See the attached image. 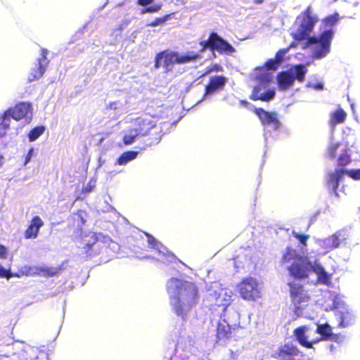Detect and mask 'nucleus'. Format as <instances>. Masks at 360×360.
<instances>
[{
    "instance_id": "1",
    "label": "nucleus",
    "mask_w": 360,
    "mask_h": 360,
    "mask_svg": "<svg viewBox=\"0 0 360 360\" xmlns=\"http://www.w3.org/2000/svg\"><path fill=\"white\" fill-rule=\"evenodd\" d=\"M167 290L172 294V307L177 316L184 318L186 312L195 305L199 300L198 290L193 282L176 278L169 279Z\"/></svg>"
},
{
    "instance_id": "2",
    "label": "nucleus",
    "mask_w": 360,
    "mask_h": 360,
    "mask_svg": "<svg viewBox=\"0 0 360 360\" xmlns=\"http://www.w3.org/2000/svg\"><path fill=\"white\" fill-rule=\"evenodd\" d=\"M200 58V54L194 51H189L185 55H180L176 51L164 50L155 55L154 67L158 69L162 66L165 72H168L174 64H185L195 62Z\"/></svg>"
},
{
    "instance_id": "3",
    "label": "nucleus",
    "mask_w": 360,
    "mask_h": 360,
    "mask_svg": "<svg viewBox=\"0 0 360 360\" xmlns=\"http://www.w3.org/2000/svg\"><path fill=\"white\" fill-rule=\"evenodd\" d=\"M300 20L299 26L292 37L295 40L300 41L309 37V34L313 31L316 24L319 21L316 15L313 13L311 6H308L300 15L297 17Z\"/></svg>"
},
{
    "instance_id": "4",
    "label": "nucleus",
    "mask_w": 360,
    "mask_h": 360,
    "mask_svg": "<svg viewBox=\"0 0 360 360\" xmlns=\"http://www.w3.org/2000/svg\"><path fill=\"white\" fill-rule=\"evenodd\" d=\"M199 44L200 52L209 49L213 53L218 52L219 54L231 55L236 51L231 44L214 32H212L207 39L200 41Z\"/></svg>"
},
{
    "instance_id": "5",
    "label": "nucleus",
    "mask_w": 360,
    "mask_h": 360,
    "mask_svg": "<svg viewBox=\"0 0 360 360\" xmlns=\"http://www.w3.org/2000/svg\"><path fill=\"white\" fill-rule=\"evenodd\" d=\"M236 290L242 299L256 301L262 297L261 287L258 280L252 276L242 278L236 286Z\"/></svg>"
},
{
    "instance_id": "6",
    "label": "nucleus",
    "mask_w": 360,
    "mask_h": 360,
    "mask_svg": "<svg viewBox=\"0 0 360 360\" xmlns=\"http://www.w3.org/2000/svg\"><path fill=\"white\" fill-rule=\"evenodd\" d=\"M334 36L332 29L322 32L319 37H309L307 38V44L315 45L312 56L314 58H322L325 57L330 50L331 41Z\"/></svg>"
},
{
    "instance_id": "7",
    "label": "nucleus",
    "mask_w": 360,
    "mask_h": 360,
    "mask_svg": "<svg viewBox=\"0 0 360 360\" xmlns=\"http://www.w3.org/2000/svg\"><path fill=\"white\" fill-rule=\"evenodd\" d=\"M288 285L290 288V297L294 305L293 311L297 316H300L302 314V306L311 300L309 290L305 289L302 284L298 283L289 282Z\"/></svg>"
},
{
    "instance_id": "8",
    "label": "nucleus",
    "mask_w": 360,
    "mask_h": 360,
    "mask_svg": "<svg viewBox=\"0 0 360 360\" xmlns=\"http://www.w3.org/2000/svg\"><path fill=\"white\" fill-rule=\"evenodd\" d=\"M313 265L306 257H298L297 260L292 262L288 270L290 275L297 279H305L309 277Z\"/></svg>"
},
{
    "instance_id": "9",
    "label": "nucleus",
    "mask_w": 360,
    "mask_h": 360,
    "mask_svg": "<svg viewBox=\"0 0 360 360\" xmlns=\"http://www.w3.org/2000/svg\"><path fill=\"white\" fill-rule=\"evenodd\" d=\"M299 348L291 342L285 343L278 347L272 354V357L276 360H302L296 359L299 355L302 356Z\"/></svg>"
},
{
    "instance_id": "10",
    "label": "nucleus",
    "mask_w": 360,
    "mask_h": 360,
    "mask_svg": "<svg viewBox=\"0 0 360 360\" xmlns=\"http://www.w3.org/2000/svg\"><path fill=\"white\" fill-rule=\"evenodd\" d=\"M253 112L263 126L270 127L274 130H277L280 127L281 123L276 112L266 111L262 108H255Z\"/></svg>"
},
{
    "instance_id": "11",
    "label": "nucleus",
    "mask_w": 360,
    "mask_h": 360,
    "mask_svg": "<svg viewBox=\"0 0 360 360\" xmlns=\"http://www.w3.org/2000/svg\"><path fill=\"white\" fill-rule=\"evenodd\" d=\"M48 51L46 49H41V57L37 60V66L32 70L27 80L29 82L40 79L44 74L49 63L47 58Z\"/></svg>"
},
{
    "instance_id": "12",
    "label": "nucleus",
    "mask_w": 360,
    "mask_h": 360,
    "mask_svg": "<svg viewBox=\"0 0 360 360\" xmlns=\"http://www.w3.org/2000/svg\"><path fill=\"white\" fill-rule=\"evenodd\" d=\"M30 112L31 104L30 103L20 102L4 112V120L11 117L15 120H20L27 117Z\"/></svg>"
},
{
    "instance_id": "13",
    "label": "nucleus",
    "mask_w": 360,
    "mask_h": 360,
    "mask_svg": "<svg viewBox=\"0 0 360 360\" xmlns=\"http://www.w3.org/2000/svg\"><path fill=\"white\" fill-rule=\"evenodd\" d=\"M228 79L223 75H214L210 77L207 84L205 86L204 97L222 91Z\"/></svg>"
},
{
    "instance_id": "14",
    "label": "nucleus",
    "mask_w": 360,
    "mask_h": 360,
    "mask_svg": "<svg viewBox=\"0 0 360 360\" xmlns=\"http://www.w3.org/2000/svg\"><path fill=\"white\" fill-rule=\"evenodd\" d=\"M155 127V122L148 115L137 117L135 120L134 129L141 136H148Z\"/></svg>"
},
{
    "instance_id": "15",
    "label": "nucleus",
    "mask_w": 360,
    "mask_h": 360,
    "mask_svg": "<svg viewBox=\"0 0 360 360\" xmlns=\"http://www.w3.org/2000/svg\"><path fill=\"white\" fill-rule=\"evenodd\" d=\"M236 328L231 327L225 320H219L216 329V338L218 340H228L236 336Z\"/></svg>"
},
{
    "instance_id": "16",
    "label": "nucleus",
    "mask_w": 360,
    "mask_h": 360,
    "mask_svg": "<svg viewBox=\"0 0 360 360\" xmlns=\"http://www.w3.org/2000/svg\"><path fill=\"white\" fill-rule=\"evenodd\" d=\"M309 328L307 326H302L293 330L295 340L303 347L312 349L313 345L319 342V340H309L307 331Z\"/></svg>"
},
{
    "instance_id": "17",
    "label": "nucleus",
    "mask_w": 360,
    "mask_h": 360,
    "mask_svg": "<svg viewBox=\"0 0 360 360\" xmlns=\"http://www.w3.org/2000/svg\"><path fill=\"white\" fill-rule=\"evenodd\" d=\"M345 174V169L337 168L333 172L328 174L327 179V186L331 188L332 192L337 197L338 188L339 187L340 181Z\"/></svg>"
},
{
    "instance_id": "18",
    "label": "nucleus",
    "mask_w": 360,
    "mask_h": 360,
    "mask_svg": "<svg viewBox=\"0 0 360 360\" xmlns=\"http://www.w3.org/2000/svg\"><path fill=\"white\" fill-rule=\"evenodd\" d=\"M43 225L44 222L39 216L34 217L24 232L25 238L26 239L36 238L39 234L40 228L43 226Z\"/></svg>"
},
{
    "instance_id": "19",
    "label": "nucleus",
    "mask_w": 360,
    "mask_h": 360,
    "mask_svg": "<svg viewBox=\"0 0 360 360\" xmlns=\"http://www.w3.org/2000/svg\"><path fill=\"white\" fill-rule=\"evenodd\" d=\"M295 77L289 71H281L277 75L278 86L280 90L285 91L290 89L294 84Z\"/></svg>"
},
{
    "instance_id": "20",
    "label": "nucleus",
    "mask_w": 360,
    "mask_h": 360,
    "mask_svg": "<svg viewBox=\"0 0 360 360\" xmlns=\"http://www.w3.org/2000/svg\"><path fill=\"white\" fill-rule=\"evenodd\" d=\"M136 4L142 7L141 14L156 13L162 8V4L155 3V0H136Z\"/></svg>"
},
{
    "instance_id": "21",
    "label": "nucleus",
    "mask_w": 360,
    "mask_h": 360,
    "mask_svg": "<svg viewBox=\"0 0 360 360\" xmlns=\"http://www.w3.org/2000/svg\"><path fill=\"white\" fill-rule=\"evenodd\" d=\"M311 271L316 274L317 281L319 283L330 285L331 284V275L328 274L319 264L313 265Z\"/></svg>"
},
{
    "instance_id": "22",
    "label": "nucleus",
    "mask_w": 360,
    "mask_h": 360,
    "mask_svg": "<svg viewBox=\"0 0 360 360\" xmlns=\"http://www.w3.org/2000/svg\"><path fill=\"white\" fill-rule=\"evenodd\" d=\"M347 118V113L342 108H338L334 112L330 113L329 124L330 126H335L338 124L345 122Z\"/></svg>"
},
{
    "instance_id": "23",
    "label": "nucleus",
    "mask_w": 360,
    "mask_h": 360,
    "mask_svg": "<svg viewBox=\"0 0 360 360\" xmlns=\"http://www.w3.org/2000/svg\"><path fill=\"white\" fill-rule=\"evenodd\" d=\"M351 161L349 149L347 147H345L337 159V168L345 169V167L348 165Z\"/></svg>"
},
{
    "instance_id": "24",
    "label": "nucleus",
    "mask_w": 360,
    "mask_h": 360,
    "mask_svg": "<svg viewBox=\"0 0 360 360\" xmlns=\"http://www.w3.org/2000/svg\"><path fill=\"white\" fill-rule=\"evenodd\" d=\"M139 151L128 150L122 153L116 160V164L119 165H124L129 161L136 158Z\"/></svg>"
},
{
    "instance_id": "25",
    "label": "nucleus",
    "mask_w": 360,
    "mask_h": 360,
    "mask_svg": "<svg viewBox=\"0 0 360 360\" xmlns=\"http://www.w3.org/2000/svg\"><path fill=\"white\" fill-rule=\"evenodd\" d=\"M37 276V266L24 265L18 269V272L14 273L15 277L34 276Z\"/></svg>"
},
{
    "instance_id": "26",
    "label": "nucleus",
    "mask_w": 360,
    "mask_h": 360,
    "mask_svg": "<svg viewBox=\"0 0 360 360\" xmlns=\"http://www.w3.org/2000/svg\"><path fill=\"white\" fill-rule=\"evenodd\" d=\"M61 268L60 267H37V276H41L44 277H51L57 275Z\"/></svg>"
},
{
    "instance_id": "27",
    "label": "nucleus",
    "mask_w": 360,
    "mask_h": 360,
    "mask_svg": "<svg viewBox=\"0 0 360 360\" xmlns=\"http://www.w3.org/2000/svg\"><path fill=\"white\" fill-rule=\"evenodd\" d=\"M98 243L96 237L92 238L91 242L86 243L83 246V252L87 257H92L98 253V248H95V245Z\"/></svg>"
},
{
    "instance_id": "28",
    "label": "nucleus",
    "mask_w": 360,
    "mask_h": 360,
    "mask_svg": "<svg viewBox=\"0 0 360 360\" xmlns=\"http://www.w3.org/2000/svg\"><path fill=\"white\" fill-rule=\"evenodd\" d=\"M291 70L295 74L293 75L295 77V79H297L299 82H303L304 81L307 69L304 65H295L291 68Z\"/></svg>"
},
{
    "instance_id": "29",
    "label": "nucleus",
    "mask_w": 360,
    "mask_h": 360,
    "mask_svg": "<svg viewBox=\"0 0 360 360\" xmlns=\"http://www.w3.org/2000/svg\"><path fill=\"white\" fill-rule=\"evenodd\" d=\"M298 257H302L297 253L296 250L292 249L290 247H287L285 252L283 253L281 261L283 263H288L291 261L294 262L297 260Z\"/></svg>"
},
{
    "instance_id": "30",
    "label": "nucleus",
    "mask_w": 360,
    "mask_h": 360,
    "mask_svg": "<svg viewBox=\"0 0 360 360\" xmlns=\"http://www.w3.org/2000/svg\"><path fill=\"white\" fill-rule=\"evenodd\" d=\"M45 131V127L40 125L32 129L28 133V139L30 142L37 140Z\"/></svg>"
},
{
    "instance_id": "31",
    "label": "nucleus",
    "mask_w": 360,
    "mask_h": 360,
    "mask_svg": "<svg viewBox=\"0 0 360 360\" xmlns=\"http://www.w3.org/2000/svg\"><path fill=\"white\" fill-rule=\"evenodd\" d=\"M139 136H141L136 130L134 128L130 129L129 130L128 134L124 135L122 138V141L124 145L128 146L134 143L136 139Z\"/></svg>"
},
{
    "instance_id": "32",
    "label": "nucleus",
    "mask_w": 360,
    "mask_h": 360,
    "mask_svg": "<svg viewBox=\"0 0 360 360\" xmlns=\"http://www.w3.org/2000/svg\"><path fill=\"white\" fill-rule=\"evenodd\" d=\"M146 236L147 237V242L151 248L155 249L159 252H161V248L165 250V248L161 243H160L152 235L146 233Z\"/></svg>"
},
{
    "instance_id": "33",
    "label": "nucleus",
    "mask_w": 360,
    "mask_h": 360,
    "mask_svg": "<svg viewBox=\"0 0 360 360\" xmlns=\"http://www.w3.org/2000/svg\"><path fill=\"white\" fill-rule=\"evenodd\" d=\"M172 14H166L162 17L155 18L153 21L148 23V27H157L163 25L168 19L170 18Z\"/></svg>"
},
{
    "instance_id": "34",
    "label": "nucleus",
    "mask_w": 360,
    "mask_h": 360,
    "mask_svg": "<svg viewBox=\"0 0 360 360\" xmlns=\"http://www.w3.org/2000/svg\"><path fill=\"white\" fill-rule=\"evenodd\" d=\"M316 333L321 334L324 338H328L331 334V328L326 323L319 324L316 328Z\"/></svg>"
},
{
    "instance_id": "35",
    "label": "nucleus",
    "mask_w": 360,
    "mask_h": 360,
    "mask_svg": "<svg viewBox=\"0 0 360 360\" xmlns=\"http://www.w3.org/2000/svg\"><path fill=\"white\" fill-rule=\"evenodd\" d=\"M340 146L341 143L339 142L330 144L326 153V157L330 159L335 158L337 155V150Z\"/></svg>"
},
{
    "instance_id": "36",
    "label": "nucleus",
    "mask_w": 360,
    "mask_h": 360,
    "mask_svg": "<svg viewBox=\"0 0 360 360\" xmlns=\"http://www.w3.org/2000/svg\"><path fill=\"white\" fill-rule=\"evenodd\" d=\"M339 20V14L337 13H333V15H328L325 18L323 22L326 25L328 26H333Z\"/></svg>"
},
{
    "instance_id": "37",
    "label": "nucleus",
    "mask_w": 360,
    "mask_h": 360,
    "mask_svg": "<svg viewBox=\"0 0 360 360\" xmlns=\"http://www.w3.org/2000/svg\"><path fill=\"white\" fill-rule=\"evenodd\" d=\"M328 245L330 250L337 248L340 244L339 236L333 234L331 237L328 238Z\"/></svg>"
},
{
    "instance_id": "38",
    "label": "nucleus",
    "mask_w": 360,
    "mask_h": 360,
    "mask_svg": "<svg viewBox=\"0 0 360 360\" xmlns=\"http://www.w3.org/2000/svg\"><path fill=\"white\" fill-rule=\"evenodd\" d=\"M292 235L297 240H299L300 244H302L303 246H307V240L309 238V235L296 233L295 231H292Z\"/></svg>"
},
{
    "instance_id": "39",
    "label": "nucleus",
    "mask_w": 360,
    "mask_h": 360,
    "mask_svg": "<svg viewBox=\"0 0 360 360\" xmlns=\"http://www.w3.org/2000/svg\"><path fill=\"white\" fill-rule=\"evenodd\" d=\"M289 49L290 48L282 49L278 50L276 53L274 58L279 64V65L283 61L284 56H285V53L288 51Z\"/></svg>"
},
{
    "instance_id": "40",
    "label": "nucleus",
    "mask_w": 360,
    "mask_h": 360,
    "mask_svg": "<svg viewBox=\"0 0 360 360\" xmlns=\"http://www.w3.org/2000/svg\"><path fill=\"white\" fill-rule=\"evenodd\" d=\"M78 217V225L82 226L86 223V212L85 210H79L74 213Z\"/></svg>"
},
{
    "instance_id": "41",
    "label": "nucleus",
    "mask_w": 360,
    "mask_h": 360,
    "mask_svg": "<svg viewBox=\"0 0 360 360\" xmlns=\"http://www.w3.org/2000/svg\"><path fill=\"white\" fill-rule=\"evenodd\" d=\"M275 96V91L272 89H269L264 93L261 94L260 101L268 102L271 101Z\"/></svg>"
},
{
    "instance_id": "42",
    "label": "nucleus",
    "mask_w": 360,
    "mask_h": 360,
    "mask_svg": "<svg viewBox=\"0 0 360 360\" xmlns=\"http://www.w3.org/2000/svg\"><path fill=\"white\" fill-rule=\"evenodd\" d=\"M159 141H160V137L158 136V134H156V137H154V138L148 137L145 141L144 146L141 147L140 150H144L146 148H147L148 146H151L152 145H153L155 143H158L159 142Z\"/></svg>"
},
{
    "instance_id": "43",
    "label": "nucleus",
    "mask_w": 360,
    "mask_h": 360,
    "mask_svg": "<svg viewBox=\"0 0 360 360\" xmlns=\"http://www.w3.org/2000/svg\"><path fill=\"white\" fill-rule=\"evenodd\" d=\"M265 66L269 70H276L280 65L274 58H271L266 62Z\"/></svg>"
},
{
    "instance_id": "44",
    "label": "nucleus",
    "mask_w": 360,
    "mask_h": 360,
    "mask_svg": "<svg viewBox=\"0 0 360 360\" xmlns=\"http://www.w3.org/2000/svg\"><path fill=\"white\" fill-rule=\"evenodd\" d=\"M261 87L259 86H256L252 89L251 95L250 96V98L252 101H258L260 100L261 96Z\"/></svg>"
},
{
    "instance_id": "45",
    "label": "nucleus",
    "mask_w": 360,
    "mask_h": 360,
    "mask_svg": "<svg viewBox=\"0 0 360 360\" xmlns=\"http://www.w3.org/2000/svg\"><path fill=\"white\" fill-rule=\"evenodd\" d=\"M0 277L1 278H5L7 279H9L14 276V274H12L10 271V269H5L1 264H0Z\"/></svg>"
},
{
    "instance_id": "46",
    "label": "nucleus",
    "mask_w": 360,
    "mask_h": 360,
    "mask_svg": "<svg viewBox=\"0 0 360 360\" xmlns=\"http://www.w3.org/2000/svg\"><path fill=\"white\" fill-rule=\"evenodd\" d=\"M345 174L348 175L354 180H360V168L359 169H345Z\"/></svg>"
},
{
    "instance_id": "47",
    "label": "nucleus",
    "mask_w": 360,
    "mask_h": 360,
    "mask_svg": "<svg viewBox=\"0 0 360 360\" xmlns=\"http://www.w3.org/2000/svg\"><path fill=\"white\" fill-rule=\"evenodd\" d=\"M222 71V67L219 64H214L207 67L205 70V73L202 75V77L210 74L212 72H221Z\"/></svg>"
},
{
    "instance_id": "48",
    "label": "nucleus",
    "mask_w": 360,
    "mask_h": 360,
    "mask_svg": "<svg viewBox=\"0 0 360 360\" xmlns=\"http://www.w3.org/2000/svg\"><path fill=\"white\" fill-rule=\"evenodd\" d=\"M340 326L342 327H346L348 326L350 319V315L348 313H346L345 314L342 313L340 316Z\"/></svg>"
},
{
    "instance_id": "49",
    "label": "nucleus",
    "mask_w": 360,
    "mask_h": 360,
    "mask_svg": "<svg viewBox=\"0 0 360 360\" xmlns=\"http://www.w3.org/2000/svg\"><path fill=\"white\" fill-rule=\"evenodd\" d=\"M7 248L4 245L0 244V259H6L7 257Z\"/></svg>"
},
{
    "instance_id": "50",
    "label": "nucleus",
    "mask_w": 360,
    "mask_h": 360,
    "mask_svg": "<svg viewBox=\"0 0 360 360\" xmlns=\"http://www.w3.org/2000/svg\"><path fill=\"white\" fill-rule=\"evenodd\" d=\"M8 127V124L3 123L0 124V139L6 136Z\"/></svg>"
},
{
    "instance_id": "51",
    "label": "nucleus",
    "mask_w": 360,
    "mask_h": 360,
    "mask_svg": "<svg viewBox=\"0 0 360 360\" xmlns=\"http://www.w3.org/2000/svg\"><path fill=\"white\" fill-rule=\"evenodd\" d=\"M32 153H33V148H31L29 149L26 156H25V162H24V165H27L31 160V158L32 156Z\"/></svg>"
},
{
    "instance_id": "52",
    "label": "nucleus",
    "mask_w": 360,
    "mask_h": 360,
    "mask_svg": "<svg viewBox=\"0 0 360 360\" xmlns=\"http://www.w3.org/2000/svg\"><path fill=\"white\" fill-rule=\"evenodd\" d=\"M94 186L91 185L90 184H88L85 187H84L82 188V192L83 193H90L93 191L94 189Z\"/></svg>"
},
{
    "instance_id": "53",
    "label": "nucleus",
    "mask_w": 360,
    "mask_h": 360,
    "mask_svg": "<svg viewBox=\"0 0 360 360\" xmlns=\"http://www.w3.org/2000/svg\"><path fill=\"white\" fill-rule=\"evenodd\" d=\"M4 161H5L4 156L3 155H0V167H1L4 165Z\"/></svg>"
},
{
    "instance_id": "54",
    "label": "nucleus",
    "mask_w": 360,
    "mask_h": 360,
    "mask_svg": "<svg viewBox=\"0 0 360 360\" xmlns=\"http://www.w3.org/2000/svg\"><path fill=\"white\" fill-rule=\"evenodd\" d=\"M240 104L243 106H245V107H248L249 105H250V103L246 101H244V100H242L240 101Z\"/></svg>"
},
{
    "instance_id": "55",
    "label": "nucleus",
    "mask_w": 360,
    "mask_h": 360,
    "mask_svg": "<svg viewBox=\"0 0 360 360\" xmlns=\"http://www.w3.org/2000/svg\"><path fill=\"white\" fill-rule=\"evenodd\" d=\"M181 4H183L185 3L184 2L185 0H181Z\"/></svg>"
},
{
    "instance_id": "56",
    "label": "nucleus",
    "mask_w": 360,
    "mask_h": 360,
    "mask_svg": "<svg viewBox=\"0 0 360 360\" xmlns=\"http://www.w3.org/2000/svg\"><path fill=\"white\" fill-rule=\"evenodd\" d=\"M231 355H233V352L231 351Z\"/></svg>"
}]
</instances>
